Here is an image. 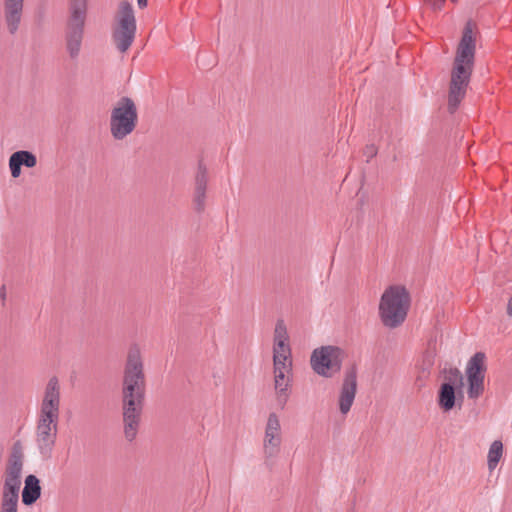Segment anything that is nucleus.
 I'll return each instance as SVG.
<instances>
[{
    "mask_svg": "<svg viewBox=\"0 0 512 512\" xmlns=\"http://www.w3.org/2000/svg\"><path fill=\"white\" fill-rule=\"evenodd\" d=\"M145 373L141 350L132 345L127 353L122 380L124 435L129 442L136 438L145 396Z\"/></svg>",
    "mask_w": 512,
    "mask_h": 512,
    "instance_id": "f257e3e1",
    "label": "nucleus"
},
{
    "mask_svg": "<svg viewBox=\"0 0 512 512\" xmlns=\"http://www.w3.org/2000/svg\"><path fill=\"white\" fill-rule=\"evenodd\" d=\"M475 49L472 26L468 22L464 27L451 72L448 94V110L451 114L457 110L465 97L474 66Z\"/></svg>",
    "mask_w": 512,
    "mask_h": 512,
    "instance_id": "f03ea898",
    "label": "nucleus"
},
{
    "mask_svg": "<svg viewBox=\"0 0 512 512\" xmlns=\"http://www.w3.org/2000/svg\"><path fill=\"white\" fill-rule=\"evenodd\" d=\"M411 304L409 291L403 285H390L379 301V318L389 329L401 326L406 320Z\"/></svg>",
    "mask_w": 512,
    "mask_h": 512,
    "instance_id": "7ed1b4c3",
    "label": "nucleus"
},
{
    "mask_svg": "<svg viewBox=\"0 0 512 512\" xmlns=\"http://www.w3.org/2000/svg\"><path fill=\"white\" fill-rule=\"evenodd\" d=\"M87 9V0H70L65 41L67 53L72 60L80 55Z\"/></svg>",
    "mask_w": 512,
    "mask_h": 512,
    "instance_id": "20e7f679",
    "label": "nucleus"
},
{
    "mask_svg": "<svg viewBox=\"0 0 512 512\" xmlns=\"http://www.w3.org/2000/svg\"><path fill=\"white\" fill-rule=\"evenodd\" d=\"M138 113L135 102L127 96L118 100L110 114V133L115 140H123L136 128Z\"/></svg>",
    "mask_w": 512,
    "mask_h": 512,
    "instance_id": "39448f33",
    "label": "nucleus"
},
{
    "mask_svg": "<svg viewBox=\"0 0 512 512\" xmlns=\"http://www.w3.org/2000/svg\"><path fill=\"white\" fill-rule=\"evenodd\" d=\"M137 31L133 6L128 1L119 4L112 30V40L120 53H125L134 42Z\"/></svg>",
    "mask_w": 512,
    "mask_h": 512,
    "instance_id": "423d86ee",
    "label": "nucleus"
},
{
    "mask_svg": "<svg viewBox=\"0 0 512 512\" xmlns=\"http://www.w3.org/2000/svg\"><path fill=\"white\" fill-rule=\"evenodd\" d=\"M22 469L23 455L21 445L17 442L5 470L1 504L18 505Z\"/></svg>",
    "mask_w": 512,
    "mask_h": 512,
    "instance_id": "0eeeda50",
    "label": "nucleus"
},
{
    "mask_svg": "<svg viewBox=\"0 0 512 512\" xmlns=\"http://www.w3.org/2000/svg\"><path fill=\"white\" fill-rule=\"evenodd\" d=\"M344 351L333 345H326L312 351L310 364L319 376L332 378L340 372L344 360Z\"/></svg>",
    "mask_w": 512,
    "mask_h": 512,
    "instance_id": "6e6552de",
    "label": "nucleus"
},
{
    "mask_svg": "<svg viewBox=\"0 0 512 512\" xmlns=\"http://www.w3.org/2000/svg\"><path fill=\"white\" fill-rule=\"evenodd\" d=\"M59 419L37 417L35 444L42 460H50L56 445Z\"/></svg>",
    "mask_w": 512,
    "mask_h": 512,
    "instance_id": "1a4fd4ad",
    "label": "nucleus"
},
{
    "mask_svg": "<svg viewBox=\"0 0 512 512\" xmlns=\"http://www.w3.org/2000/svg\"><path fill=\"white\" fill-rule=\"evenodd\" d=\"M485 354L475 353L469 360L466 368L468 379L467 395L470 399H477L484 391Z\"/></svg>",
    "mask_w": 512,
    "mask_h": 512,
    "instance_id": "9d476101",
    "label": "nucleus"
},
{
    "mask_svg": "<svg viewBox=\"0 0 512 512\" xmlns=\"http://www.w3.org/2000/svg\"><path fill=\"white\" fill-rule=\"evenodd\" d=\"M61 386L56 376L46 383L37 417L59 419Z\"/></svg>",
    "mask_w": 512,
    "mask_h": 512,
    "instance_id": "9b49d317",
    "label": "nucleus"
},
{
    "mask_svg": "<svg viewBox=\"0 0 512 512\" xmlns=\"http://www.w3.org/2000/svg\"><path fill=\"white\" fill-rule=\"evenodd\" d=\"M357 375L358 369L355 363L349 365L344 370L338 399L339 410L342 415H346L354 403L357 392Z\"/></svg>",
    "mask_w": 512,
    "mask_h": 512,
    "instance_id": "f8f14e48",
    "label": "nucleus"
},
{
    "mask_svg": "<svg viewBox=\"0 0 512 512\" xmlns=\"http://www.w3.org/2000/svg\"><path fill=\"white\" fill-rule=\"evenodd\" d=\"M282 443V433L280 420L276 413L269 414L263 439V453L266 459L275 458L279 452Z\"/></svg>",
    "mask_w": 512,
    "mask_h": 512,
    "instance_id": "ddd939ff",
    "label": "nucleus"
},
{
    "mask_svg": "<svg viewBox=\"0 0 512 512\" xmlns=\"http://www.w3.org/2000/svg\"><path fill=\"white\" fill-rule=\"evenodd\" d=\"M274 389L277 404L281 409L286 406L292 385L291 373L285 371H274Z\"/></svg>",
    "mask_w": 512,
    "mask_h": 512,
    "instance_id": "4468645a",
    "label": "nucleus"
},
{
    "mask_svg": "<svg viewBox=\"0 0 512 512\" xmlns=\"http://www.w3.org/2000/svg\"><path fill=\"white\" fill-rule=\"evenodd\" d=\"M208 183V174L206 167L199 163L195 176V191L193 204L197 212H203L205 209L206 189Z\"/></svg>",
    "mask_w": 512,
    "mask_h": 512,
    "instance_id": "2eb2a0df",
    "label": "nucleus"
},
{
    "mask_svg": "<svg viewBox=\"0 0 512 512\" xmlns=\"http://www.w3.org/2000/svg\"><path fill=\"white\" fill-rule=\"evenodd\" d=\"M9 169L13 178L21 175V167L33 168L37 165V157L31 151L19 150L9 157Z\"/></svg>",
    "mask_w": 512,
    "mask_h": 512,
    "instance_id": "dca6fc26",
    "label": "nucleus"
},
{
    "mask_svg": "<svg viewBox=\"0 0 512 512\" xmlns=\"http://www.w3.org/2000/svg\"><path fill=\"white\" fill-rule=\"evenodd\" d=\"M24 0H4V15L11 34H14L19 27Z\"/></svg>",
    "mask_w": 512,
    "mask_h": 512,
    "instance_id": "f3484780",
    "label": "nucleus"
},
{
    "mask_svg": "<svg viewBox=\"0 0 512 512\" xmlns=\"http://www.w3.org/2000/svg\"><path fill=\"white\" fill-rule=\"evenodd\" d=\"M41 496V486L39 479L30 474L25 478L22 491V502L26 506L34 504Z\"/></svg>",
    "mask_w": 512,
    "mask_h": 512,
    "instance_id": "a211bd4d",
    "label": "nucleus"
},
{
    "mask_svg": "<svg viewBox=\"0 0 512 512\" xmlns=\"http://www.w3.org/2000/svg\"><path fill=\"white\" fill-rule=\"evenodd\" d=\"M438 405L445 412L451 411L456 405V388L441 384L438 392Z\"/></svg>",
    "mask_w": 512,
    "mask_h": 512,
    "instance_id": "6ab92c4d",
    "label": "nucleus"
},
{
    "mask_svg": "<svg viewBox=\"0 0 512 512\" xmlns=\"http://www.w3.org/2000/svg\"><path fill=\"white\" fill-rule=\"evenodd\" d=\"M503 455V443L500 440H495L491 443L487 455V465L490 471H493Z\"/></svg>",
    "mask_w": 512,
    "mask_h": 512,
    "instance_id": "aec40b11",
    "label": "nucleus"
},
{
    "mask_svg": "<svg viewBox=\"0 0 512 512\" xmlns=\"http://www.w3.org/2000/svg\"><path fill=\"white\" fill-rule=\"evenodd\" d=\"M444 383L452 386V388L461 389L464 385V378L458 368L450 367L443 370Z\"/></svg>",
    "mask_w": 512,
    "mask_h": 512,
    "instance_id": "412c9836",
    "label": "nucleus"
},
{
    "mask_svg": "<svg viewBox=\"0 0 512 512\" xmlns=\"http://www.w3.org/2000/svg\"><path fill=\"white\" fill-rule=\"evenodd\" d=\"M274 371L292 372L291 356L286 357V355L283 354L273 355V372Z\"/></svg>",
    "mask_w": 512,
    "mask_h": 512,
    "instance_id": "4be33fe9",
    "label": "nucleus"
},
{
    "mask_svg": "<svg viewBox=\"0 0 512 512\" xmlns=\"http://www.w3.org/2000/svg\"><path fill=\"white\" fill-rule=\"evenodd\" d=\"M289 336L283 320H278L274 330V343L288 342Z\"/></svg>",
    "mask_w": 512,
    "mask_h": 512,
    "instance_id": "5701e85b",
    "label": "nucleus"
},
{
    "mask_svg": "<svg viewBox=\"0 0 512 512\" xmlns=\"http://www.w3.org/2000/svg\"><path fill=\"white\" fill-rule=\"evenodd\" d=\"M283 354L286 357L291 356V348L288 342H280L274 343L273 345V355Z\"/></svg>",
    "mask_w": 512,
    "mask_h": 512,
    "instance_id": "b1692460",
    "label": "nucleus"
},
{
    "mask_svg": "<svg viewBox=\"0 0 512 512\" xmlns=\"http://www.w3.org/2000/svg\"><path fill=\"white\" fill-rule=\"evenodd\" d=\"M433 10L438 11L441 10L445 0H431L429 2H426Z\"/></svg>",
    "mask_w": 512,
    "mask_h": 512,
    "instance_id": "393cba45",
    "label": "nucleus"
},
{
    "mask_svg": "<svg viewBox=\"0 0 512 512\" xmlns=\"http://www.w3.org/2000/svg\"><path fill=\"white\" fill-rule=\"evenodd\" d=\"M365 155L367 156L368 159H371L373 158L376 154H377V149L374 145H370V146H367L365 148Z\"/></svg>",
    "mask_w": 512,
    "mask_h": 512,
    "instance_id": "a878e982",
    "label": "nucleus"
},
{
    "mask_svg": "<svg viewBox=\"0 0 512 512\" xmlns=\"http://www.w3.org/2000/svg\"><path fill=\"white\" fill-rule=\"evenodd\" d=\"M18 505L1 504L0 512H17Z\"/></svg>",
    "mask_w": 512,
    "mask_h": 512,
    "instance_id": "bb28decb",
    "label": "nucleus"
},
{
    "mask_svg": "<svg viewBox=\"0 0 512 512\" xmlns=\"http://www.w3.org/2000/svg\"><path fill=\"white\" fill-rule=\"evenodd\" d=\"M506 313L509 317L512 318V296L509 298L507 302Z\"/></svg>",
    "mask_w": 512,
    "mask_h": 512,
    "instance_id": "cd10ccee",
    "label": "nucleus"
},
{
    "mask_svg": "<svg viewBox=\"0 0 512 512\" xmlns=\"http://www.w3.org/2000/svg\"><path fill=\"white\" fill-rule=\"evenodd\" d=\"M137 4L140 9H143L147 7L148 0H137Z\"/></svg>",
    "mask_w": 512,
    "mask_h": 512,
    "instance_id": "c85d7f7f",
    "label": "nucleus"
},
{
    "mask_svg": "<svg viewBox=\"0 0 512 512\" xmlns=\"http://www.w3.org/2000/svg\"><path fill=\"white\" fill-rule=\"evenodd\" d=\"M0 298L2 301L6 299V288L4 285L0 288Z\"/></svg>",
    "mask_w": 512,
    "mask_h": 512,
    "instance_id": "c756f323",
    "label": "nucleus"
}]
</instances>
